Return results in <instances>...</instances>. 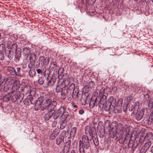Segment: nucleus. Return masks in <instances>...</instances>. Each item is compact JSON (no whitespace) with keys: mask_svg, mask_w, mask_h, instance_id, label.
I'll list each match as a JSON object with an SVG mask.
<instances>
[{"mask_svg":"<svg viewBox=\"0 0 153 153\" xmlns=\"http://www.w3.org/2000/svg\"><path fill=\"white\" fill-rule=\"evenodd\" d=\"M61 98L62 99H64L66 97V95L63 92V90L61 92Z\"/></svg>","mask_w":153,"mask_h":153,"instance_id":"obj_28","label":"nucleus"},{"mask_svg":"<svg viewBox=\"0 0 153 153\" xmlns=\"http://www.w3.org/2000/svg\"><path fill=\"white\" fill-rule=\"evenodd\" d=\"M102 123L100 122H99L98 124V125H100V124H101Z\"/></svg>","mask_w":153,"mask_h":153,"instance_id":"obj_49","label":"nucleus"},{"mask_svg":"<svg viewBox=\"0 0 153 153\" xmlns=\"http://www.w3.org/2000/svg\"><path fill=\"white\" fill-rule=\"evenodd\" d=\"M7 70L10 74L13 76H15V75L16 74V70L13 67H8L7 68Z\"/></svg>","mask_w":153,"mask_h":153,"instance_id":"obj_12","label":"nucleus"},{"mask_svg":"<svg viewBox=\"0 0 153 153\" xmlns=\"http://www.w3.org/2000/svg\"><path fill=\"white\" fill-rule=\"evenodd\" d=\"M104 89H103V88H102V89H101L100 90V92L101 93V94H103L104 93Z\"/></svg>","mask_w":153,"mask_h":153,"instance_id":"obj_39","label":"nucleus"},{"mask_svg":"<svg viewBox=\"0 0 153 153\" xmlns=\"http://www.w3.org/2000/svg\"><path fill=\"white\" fill-rule=\"evenodd\" d=\"M44 82V78L42 77H40L38 80V82L39 84L40 85H42L43 83Z\"/></svg>","mask_w":153,"mask_h":153,"instance_id":"obj_25","label":"nucleus"},{"mask_svg":"<svg viewBox=\"0 0 153 153\" xmlns=\"http://www.w3.org/2000/svg\"><path fill=\"white\" fill-rule=\"evenodd\" d=\"M22 68L24 69L26 68L27 67V65L26 64H23L22 66Z\"/></svg>","mask_w":153,"mask_h":153,"instance_id":"obj_40","label":"nucleus"},{"mask_svg":"<svg viewBox=\"0 0 153 153\" xmlns=\"http://www.w3.org/2000/svg\"><path fill=\"white\" fill-rule=\"evenodd\" d=\"M30 102H31V103H32V102H31V101H30Z\"/></svg>","mask_w":153,"mask_h":153,"instance_id":"obj_54","label":"nucleus"},{"mask_svg":"<svg viewBox=\"0 0 153 153\" xmlns=\"http://www.w3.org/2000/svg\"><path fill=\"white\" fill-rule=\"evenodd\" d=\"M149 96L148 94H146L144 96V98L146 99V101H149Z\"/></svg>","mask_w":153,"mask_h":153,"instance_id":"obj_32","label":"nucleus"},{"mask_svg":"<svg viewBox=\"0 0 153 153\" xmlns=\"http://www.w3.org/2000/svg\"><path fill=\"white\" fill-rule=\"evenodd\" d=\"M29 74L30 77H33L36 74V71L35 70H30L29 71Z\"/></svg>","mask_w":153,"mask_h":153,"instance_id":"obj_22","label":"nucleus"},{"mask_svg":"<svg viewBox=\"0 0 153 153\" xmlns=\"http://www.w3.org/2000/svg\"><path fill=\"white\" fill-rule=\"evenodd\" d=\"M129 130V128H127L126 130V134H128V133H129V132H127V130Z\"/></svg>","mask_w":153,"mask_h":153,"instance_id":"obj_44","label":"nucleus"},{"mask_svg":"<svg viewBox=\"0 0 153 153\" xmlns=\"http://www.w3.org/2000/svg\"><path fill=\"white\" fill-rule=\"evenodd\" d=\"M111 127V124H110V123L108 125V128H110Z\"/></svg>","mask_w":153,"mask_h":153,"instance_id":"obj_46","label":"nucleus"},{"mask_svg":"<svg viewBox=\"0 0 153 153\" xmlns=\"http://www.w3.org/2000/svg\"><path fill=\"white\" fill-rule=\"evenodd\" d=\"M71 153H75V151L74 150H72L71 151Z\"/></svg>","mask_w":153,"mask_h":153,"instance_id":"obj_47","label":"nucleus"},{"mask_svg":"<svg viewBox=\"0 0 153 153\" xmlns=\"http://www.w3.org/2000/svg\"><path fill=\"white\" fill-rule=\"evenodd\" d=\"M93 141L95 146H98V145L99 142L97 139L95 138L93 140Z\"/></svg>","mask_w":153,"mask_h":153,"instance_id":"obj_29","label":"nucleus"},{"mask_svg":"<svg viewBox=\"0 0 153 153\" xmlns=\"http://www.w3.org/2000/svg\"><path fill=\"white\" fill-rule=\"evenodd\" d=\"M144 114V111L143 110H141L138 112L136 115L135 118L138 121H139L142 118Z\"/></svg>","mask_w":153,"mask_h":153,"instance_id":"obj_5","label":"nucleus"},{"mask_svg":"<svg viewBox=\"0 0 153 153\" xmlns=\"http://www.w3.org/2000/svg\"><path fill=\"white\" fill-rule=\"evenodd\" d=\"M10 49L13 52L14 51L16 52L17 50V45L16 44H13L12 45Z\"/></svg>","mask_w":153,"mask_h":153,"instance_id":"obj_20","label":"nucleus"},{"mask_svg":"<svg viewBox=\"0 0 153 153\" xmlns=\"http://www.w3.org/2000/svg\"><path fill=\"white\" fill-rule=\"evenodd\" d=\"M136 103H137H137H138V104H139V102L138 101Z\"/></svg>","mask_w":153,"mask_h":153,"instance_id":"obj_51","label":"nucleus"},{"mask_svg":"<svg viewBox=\"0 0 153 153\" xmlns=\"http://www.w3.org/2000/svg\"><path fill=\"white\" fill-rule=\"evenodd\" d=\"M16 74L15 76L22 77L23 76V74L21 73V68L20 67H17L16 68Z\"/></svg>","mask_w":153,"mask_h":153,"instance_id":"obj_15","label":"nucleus"},{"mask_svg":"<svg viewBox=\"0 0 153 153\" xmlns=\"http://www.w3.org/2000/svg\"><path fill=\"white\" fill-rule=\"evenodd\" d=\"M5 80V77L2 76L1 74H0V85H1L3 83Z\"/></svg>","mask_w":153,"mask_h":153,"instance_id":"obj_26","label":"nucleus"},{"mask_svg":"<svg viewBox=\"0 0 153 153\" xmlns=\"http://www.w3.org/2000/svg\"><path fill=\"white\" fill-rule=\"evenodd\" d=\"M84 112V111L82 109H80L79 111V113L80 114H82Z\"/></svg>","mask_w":153,"mask_h":153,"instance_id":"obj_37","label":"nucleus"},{"mask_svg":"<svg viewBox=\"0 0 153 153\" xmlns=\"http://www.w3.org/2000/svg\"><path fill=\"white\" fill-rule=\"evenodd\" d=\"M39 62H41L44 65H47L48 64L49 58L48 57H47L45 58V57L43 56H40L39 59Z\"/></svg>","mask_w":153,"mask_h":153,"instance_id":"obj_3","label":"nucleus"},{"mask_svg":"<svg viewBox=\"0 0 153 153\" xmlns=\"http://www.w3.org/2000/svg\"><path fill=\"white\" fill-rule=\"evenodd\" d=\"M57 105V102L55 101H52L51 99V102L48 103V111H53V109Z\"/></svg>","mask_w":153,"mask_h":153,"instance_id":"obj_2","label":"nucleus"},{"mask_svg":"<svg viewBox=\"0 0 153 153\" xmlns=\"http://www.w3.org/2000/svg\"><path fill=\"white\" fill-rule=\"evenodd\" d=\"M36 55L35 53H32L30 54L29 57V60L30 63H34L36 58Z\"/></svg>","mask_w":153,"mask_h":153,"instance_id":"obj_13","label":"nucleus"},{"mask_svg":"<svg viewBox=\"0 0 153 153\" xmlns=\"http://www.w3.org/2000/svg\"><path fill=\"white\" fill-rule=\"evenodd\" d=\"M11 49L9 50H8V51L9 52V54L8 55H7V56L9 57V58L10 59V58L9 57V56H10V53L11 52Z\"/></svg>","mask_w":153,"mask_h":153,"instance_id":"obj_42","label":"nucleus"},{"mask_svg":"<svg viewBox=\"0 0 153 153\" xmlns=\"http://www.w3.org/2000/svg\"><path fill=\"white\" fill-rule=\"evenodd\" d=\"M53 65H55L56 66V65L54 63L53 64Z\"/></svg>","mask_w":153,"mask_h":153,"instance_id":"obj_52","label":"nucleus"},{"mask_svg":"<svg viewBox=\"0 0 153 153\" xmlns=\"http://www.w3.org/2000/svg\"><path fill=\"white\" fill-rule=\"evenodd\" d=\"M118 102H120V103L121 104V105H122V100L121 99H120L119 100V101H118Z\"/></svg>","mask_w":153,"mask_h":153,"instance_id":"obj_41","label":"nucleus"},{"mask_svg":"<svg viewBox=\"0 0 153 153\" xmlns=\"http://www.w3.org/2000/svg\"><path fill=\"white\" fill-rule=\"evenodd\" d=\"M151 151L152 153H153V146L151 148Z\"/></svg>","mask_w":153,"mask_h":153,"instance_id":"obj_45","label":"nucleus"},{"mask_svg":"<svg viewBox=\"0 0 153 153\" xmlns=\"http://www.w3.org/2000/svg\"><path fill=\"white\" fill-rule=\"evenodd\" d=\"M19 87L20 85L19 81L16 80L13 83L12 88L13 90H17L19 88Z\"/></svg>","mask_w":153,"mask_h":153,"instance_id":"obj_7","label":"nucleus"},{"mask_svg":"<svg viewBox=\"0 0 153 153\" xmlns=\"http://www.w3.org/2000/svg\"><path fill=\"white\" fill-rule=\"evenodd\" d=\"M28 67L30 68V67H29V65H28Z\"/></svg>","mask_w":153,"mask_h":153,"instance_id":"obj_55","label":"nucleus"},{"mask_svg":"<svg viewBox=\"0 0 153 153\" xmlns=\"http://www.w3.org/2000/svg\"><path fill=\"white\" fill-rule=\"evenodd\" d=\"M62 140L64 141V138L62 139V137H59L58 138H57L56 140V143L57 145H59Z\"/></svg>","mask_w":153,"mask_h":153,"instance_id":"obj_23","label":"nucleus"},{"mask_svg":"<svg viewBox=\"0 0 153 153\" xmlns=\"http://www.w3.org/2000/svg\"><path fill=\"white\" fill-rule=\"evenodd\" d=\"M51 101V99H48L46 100L45 102L44 105L40 107V109L41 110H44L45 109H47V110H48V103H49Z\"/></svg>","mask_w":153,"mask_h":153,"instance_id":"obj_6","label":"nucleus"},{"mask_svg":"<svg viewBox=\"0 0 153 153\" xmlns=\"http://www.w3.org/2000/svg\"><path fill=\"white\" fill-rule=\"evenodd\" d=\"M62 116H64L65 118H66L68 115V113L67 112H64L63 113Z\"/></svg>","mask_w":153,"mask_h":153,"instance_id":"obj_33","label":"nucleus"},{"mask_svg":"<svg viewBox=\"0 0 153 153\" xmlns=\"http://www.w3.org/2000/svg\"><path fill=\"white\" fill-rule=\"evenodd\" d=\"M106 96L105 95H103L100 99V103L103 105L104 106L106 102Z\"/></svg>","mask_w":153,"mask_h":153,"instance_id":"obj_14","label":"nucleus"},{"mask_svg":"<svg viewBox=\"0 0 153 153\" xmlns=\"http://www.w3.org/2000/svg\"><path fill=\"white\" fill-rule=\"evenodd\" d=\"M76 128L75 127L71 129V131L74 134H75L76 131Z\"/></svg>","mask_w":153,"mask_h":153,"instance_id":"obj_31","label":"nucleus"},{"mask_svg":"<svg viewBox=\"0 0 153 153\" xmlns=\"http://www.w3.org/2000/svg\"><path fill=\"white\" fill-rule=\"evenodd\" d=\"M109 134L110 136L112 138H114L116 135L117 131L116 130V127H112L111 128L109 129Z\"/></svg>","mask_w":153,"mask_h":153,"instance_id":"obj_4","label":"nucleus"},{"mask_svg":"<svg viewBox=\"0 0 153 153\" xmlns=\"http://www.w3.org/2000/svg\"><path fill=\"white\" fill-rule=\"evenodd\" d=\"M152 136V134L151 132H149L146 134L145 137V139L147 140H149Z\"/></svg>","mask_w":153,"mask_h":153,"instance_id":"obj_19","label":"nucleus"},{"mask_svg":"<svg viewBox=\"0 0 153 153\" xmlns=\"http://www.w3.org/2000/svg\"><path fill=\"white\" fill-rule=\"evenodd\" d=\"M74 84H73V83H71V85H71V86H72V85L73 86H74Z\"/></svg>","mask_w":153,"mask_h":153,"instance_id":"obj_48","label":"nucleus"},{"mask_svg":"<svg viewBox=\"0 0 153 153\" xmlns=\"http://www.w3.org/2000/svg\"><path fill=\"white\" fill-rule=\"evenodd\" d=\"M62 108L63 109L64 108V107H61L58 110H57V111H56V112H55V113H56V114H59V115H60V113H61V109H62Z\"/></svg>","mask_w":153,"mask_h":153,"instance_id":"obj_34","label":"nucleus"},{"mask_svg":"<svg viewBox=\"0 0 153 153\" xmlns=\"http://www.w3.org/2000/svg\"><path fill=\"white\" fill-rule=\"evenodd\" d=\"M65 142L66 143L67 145L69 147L71 143V140H68L67 141H65Z\"/></svg>","mask_w":153,"mask_h":153,"instance_id":"obj_36","label":"nucleus"},{"mask_svg":"<svg viewBox=\"0 0 153 153\" xmlns=\"http://www.w3.org/2000/svg\"><path fill=\"white\" fill-rule=\"evenodd\" d=\"M134 104V103L132 101H130L128 103L129 109V110L132 111L135 108V105Z\"/></svg>","mask_w":153,"mask_h":153,"instance_id":"obj_16","label":"nucleus"},{"mask_svg":"<svg viewBox=\"0 0 153 153\" xmlns=\"http://www.w3.org/2000/svg\"><path fill=\"white\" fill-rule=\"evenodd\" d=\"M79 150L80 153H85V149H87L90 148V145L88 138L83 135L82 137V140L79 141Z\"/></svg>","mask_w":153,"mask_h":153,"instance_id":"obj_1","label":"nucleus"},{"mask_svg":"<svg viewBox=\"0 0 153 153\" xmlns=\"http://www.w3.org/2000/svg\"><path fill=\"white\" fill-rule=\"evenodd\" d=\"M4 58V53L0 52V60H2Z\"/></svg>","mask_w":153,"mask_h":153,"instance_id":"obj_30","label":"nucleus"},{"mask_svg":"<svg viewBox=\"0 0 153 153\" xmlns=\"http://www.w3.org/2000/svg\"><path fill=\"white\" fill-rule=\"evenodd\" d=\"M38 74H40L42 73V70L40 69H38L36 70Z\"/></svg>","mask_w":153,"mask_h":153,"instance_id":"obj_38","label":"nucleus"},{"mask_svg":"<svg viewBox=\"0 0 153 153\" xmlns=\"http://www.w3.org/2000/svg\"><path fill=\"white\" fill-rule=\"evenodd\" d=\"M63 89L62 88H60L59 86H57L56 88V91L57 93L59 92L60 91H63Z\"/></svg>","mask_w":153,"mask_h":153,"instance_id":"obj_27","label":"nucleus"},{"mask_svg":"<svg viewBox=\"0 0 153 153\" xmlns=\"http://www.w3.org/2000/svg\"><path fill=\"white\" fill-rule=\"evenodd\" d=\"M51 81L50 80H49L48 82V83H51Z\"/></svg>","mask_w":153,"mask_h":153,"instance_id":"obj_50","label":"nucleus"},{"mask_svg":"<svg viewBox=\"0 0 153 153\" xmlns=\"http://www.w3.org/2000/svg\"><path fill=\"white\" fill-rule=\"evenodd\" d=\"M108 102L110 103L111 106L113 107H114L116 105V100L115 98H113L112 97H111L109 98Z\"/></svg>","mask_w":153,"mask_h":153,"instance_id":"obj_9","label":"nucleus"},{"mask_svg":"<svg viewBox=\"0 0 153 153\" xmlns=\"http://www.w3.org/2000/svg\"><path fill=\"white\" fill-rule=\"evenodd\" d=\"M58 114H56L55 113L53 116V118L54 119H56L59 116Z\"/></svg>","mask_w":153,"mask_h":153,"instance_id":"obj_35","label":"nucleus"},{"mask_svg":"<svg viewBox=\"0 0 153 153\" xmlns=\"http://www.w3.org/2000/svg\"><path fill=\"white\" fill-rule=\"evenodd\" d=\"M141 153H142L141 152Z\"/></svg>","mask_w":153,"mask_h":153,"instance_id":"obj_56","label":"nucleus"},{"mask_svg":"<svg viewBox=\"0 0 153 153\" xmlns=\"http://www.w3.org/2000/svg\"><path fill=\"white\" fill-rule=\"evenodd\" d=\"M151 145V143L150 142H148L146 143L144 145V147L145 149V152L148 150Z\"/></svg>","mask_w":153,"mask_h":153,"instance_id":"obj_21","label":"nucleus"},{"mask_svg":"<svg viewBox=\"0 0 153 153\" xmlns=\"http://www.w3.org/2000/svg\"><path fill=\"white\" fill-rule=\"evenodd\" d=\"M39 64H40V62H39V63H38V65H39Z\"/></svg>","mask_w":153,"mask_h":153,"instance_id":"obj_53","label":"nucleus"},{"mask_svg":"<svg viewBox=\"0 0 153 153\" xmlns=\"http://www.w3.org/2000/svg\"><path fill=\"white\" fill-rule=\"evenodd\" d=\"M105 104V106H103L104 107V108L105 109V110L106 111L109 110L110 108L111 107L110 103H109L108 102L107 103L106 102Z\"/></svg>","mask_w":153,"mask_h":153,"instance_id":"obj_17","label":"nucleus"},{"mask_svg":"<svg viewBox=\"0 0 153 153\" xmlns=\"http://www.w3.org/2000/svg\"><path fill=\"white\" fill-rule=\"evenodd\" d=\"M85 132L86 134H89L91 137L93 136V131L92 128L89 126H87L85 128Z\"/></svg>","mask_w":153,"mask_h":153,"instance_id":"obj_10","label":"nucleus"},{"mask_svg":"<svg viewBox=\"0 0 153 153\" xmlns=\"http://www.w3.org/2000/svg\"><path fill=\"white\" fill-rule=\"evenodd\" d=\"M48 112L45 114V119L46 120H49L53 115V114L55 113L54 111H48Z\"/></svg>","mask_w":153,"mask_h":153,"instance_id":"obj_8","label":"nucleus"},{"mask_svg":"<svg viewBox=\"0 0 153 153\" xmlns=\"http://www.w3.org/2000/svg\"><path fill=\"white\" fill-rule=\"evenodd\" d=\"M5 46L3 44L0 45V52L4 53L6 51Z\"/></svg>","mask_w":153,"mask_h":153,"instance_id":"obj_18","label":"nucleus"},{"mask_svg":"<svg viewBox=\"0 0 153 153\" xmlns=\"http://www.w3.org/2000/svg\"><path fill=\"white\" fill-rule=\"evenodd\" d=\"M23 53L24 55L28 57L30 53V49L28 47H25L23 48Z\"/></svg>","mask_w":153,"mask_h":153,"instance_id":"obj_11","label":"nucleus"},{"mask_svg":"<svg viewBox=\"0 0 153 153\" xmlns=\"http://www.w3.org/2000/svg\"><path fill=\"white\" fill-rule=\"evenodd\" d=\"M116 130H118L120 131H121L123 130V126L121 124H119L117 126L116 128Z\"/></svg>","mask_w":153,"mask_h":153,"instance_id":"obj_24","label":"nucleus"},{"mask_svg":"<svg viewBox=\"0 0 153 153\" xmlns=\"http://www.w3.org/2000/svg\"><path fill=\"white\" fill-rule=\"evenodd\" d=\"M91 102H90V105H89V106H90V108H93L94 106V105H91Z\"/></svg>","mask_w":153,"mask_h":153,"instance_id":"obj_43","label":"nucleus"}]
</instances>
